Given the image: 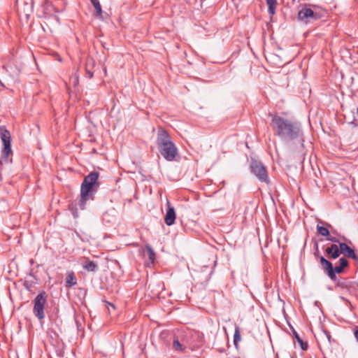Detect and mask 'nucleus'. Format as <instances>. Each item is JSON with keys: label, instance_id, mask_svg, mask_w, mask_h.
<instances>
[{"label": "nucleus", "instance_id": "f257e3e1", "mask_svg": "<svg viewBox=\"0 0 358 358\" xmlns=\"http://www.w3.org/2000/svg\"><path fill=\"white\" fill-rule=\"evenodd\" d=\"M271 127L280 138L285 141L293 140L301 134L300 124L278 115L273 116Z\"/></svg>", "mask_w": 358, "mask_h": 358}, {"label": "nucleus", "instance_id": "f03ea898", "mask_svg": "<svg viewBox=\"0 0 358 358\" xmlns=\"http://www.w3.org/2000/svg\"><path fill=\"white\" fill-rule=\"evenodd\" d=\"M157 145L159 152L167 161H173L178 155V149L171 139V137L163 129H160L157 134Z\"/></svg>", "mask_w": 358, "mask_h": 358}, {"label": "nucleus", "instance_id": "7ed1b4c3", "mask_svg": "<svg viewBox=\"0 0 358 358\" xmlns=\"http://www.w3.org/2000/svg\"><path fill=\"white\" fill-rule=\"evenodd\" d=\"M98 178L99 174L96 172H92L85 178L81 185L80 200L79 203L82 210L85 209L86 201L93 199V194L96 192L98 186Z\"/></svg>", "mask_w": 358, "mask_h": 358}, {"label": "nucleus", "instance_id": "20e7f679", "mask_svg": "<svg viewBox=\"0 0 358 358\" xmlns=\"http://www.w3.org/2000/svg\"><path fill=\"white\" fill-rule=\"evenodd\" d=\"M0 138L3 142V148L1 150V157L0 164H7L9 162V156L13 154L11 150V136L10 132L6 129L0 130Z\"/></svg>", "mask_w": 358, "mask_h": 358}, {"label": "nucleus", "instance_id": "39448f33", "mask_svg": "<svg viewBox=\"0 0 358 358\" xmlns=\"http://www.w3.org/2000/svg\"><path fill=\"white\" fill-rule=\"evenodd\" d=\"M34 315L39 319L42 320L45 317L44 314V307L46 303V294L45 292H43L38 294L35 299H34Z\"/></svg>", "mask_w": 358, "mask_h": 358}, {"label": "nucleus", "instance_id": "423d86ee", "mask_svg": "<svg viewBox=\"0 0 358 358\" xmlns=\"http://www.w3.org/2000/svg\"><path fill=\"white\" fill-rule=\"evenodd\" d=\"M252 173L262 182H267L268 176L264 166L258 161H252L250 164Z\"/></svg>", "mask_w": 358, "mask_h": 358}, {"label": "nucleus", "instance_id": "0eeeda50", "mask_svg": "<svg viewBox=\"0 0 358 358\" xmlns=\"http://www.w3.org/2000/svg\"><path fill=\"white\" fill-rule=\"evenodd\" d=\"M17 11L28 17L33 11L32 0H21L17 1Z\"/></svg>", "mask_w": 358, "mask_h": 358}, {"label": "nucleus", "instance_id": "6e6552de", "mask_svg": "<svg viewBox=\"0 0 358 358\" xmlns=\"http://www.w3.org/2000/svg\"><path fill=\"white\" fill-rule=\"evenodd\" d=\"M298 17L300 20L307 22L311 19H315L316 14L310 8L304 6L299 11Z\"/></svg>", "mask_w": 358, "mask_h": 358}, {"label": "nucleus", "instance_id": "1a4fd4ad", "mask_svg": "<svg viewBox=\"0 0 358 358\" xmlns=\"http://www.w3.org/2000/svg\"><path fill=\"white\" fill-rule=\"evenodd\" d=\"M167 210L164 217V222L166 225L171 226L174 224L176 217V211L169 200H167Z\"/></svg>", "mask_w": 358, "mask_h": 358}, {"label": "nucleus", "instance_id": "9d476101", "mask_svg": "<svg viewBox=\"0 0 358 358\" xmlns=\"http://www.w3.org/2000/svg\"><path fill=\"white\" fill-rule=\"evenodd\" d=\"M340 252L345 256L352 258L358 261V256L355 253L354 250L351 249L347 244L342 243L339 245Z\"/></svg>", "mask_w": 358, "mask_h": 358}, {"label": "nucleus", "instance_id": "9b49d317", "mask_svg": "<svg viewBox=\"0 0 358 358\" xmlns=\"http://www.w3.org/2000/svg\"><path fill=\"white\" fill-rule=\"evenodd\" d=\"M320 263L322 268L327 271V274L331 279L335 278V272L333 266L330 262L324 259L323 257H320Z\"/></svg>", "mask_w": 358, "mask_h": 358}, {"label": "nucleus", "instance_id": "f8f14e48", "mask_svg": "<svg viewBox=\"0 0 358 358\" xmlns=\"http://www.w3.org/2000/svg\"><path fill=\"white\" fill-rule=\"evenodd\" d=\"M339 247L335 244L331 245L326 249V252L331 256L333 259L338 257L340 254Z\"/></svg>", "mask_w": 358, "mask_h": 358}, {"label": "nucleus", "instance_id": "ddd939ff", "mask_svg": "<svg viewBox=\"0 0 358 358\" xmlns=\"http://www.w3.org/2000/svg\"><path fill=\"white\" fill-rule=\"evenodd\" d=\"M82 264L85 270L90 272L94 271L97 268L96 264L92 261H90L88 259H85Z\"/></svg>", "mask_w": 358, "mask_h": 358}, {"label": "nucleus", "instance_id": "4468645a", "mask_svg": "<svg viewBox=\"0 0 358 358\" xmlns=\"http://www.w3.org/2000/svg\"><path fill=\"white\" fill-rule=\"evenodd\" d=\"M77 283V279L73 272H69L67 273L66 278V287H70L75 285Z\"/></svg>", "mask_w": 358, "mask_h": 358}, {"label": "nucleus", "instance_id": "2eb2a0df", "mask_svg": "<svg viewBox=\"0 0 358 358\" xmlns=\"http://www.w3.org/2000/svg\"><path fill=\"white\" fill-rule=\"evenodd\" d=\"M173 349L175 351L179 352H183L185 351V348L181 344L177 338H175L173 342Z\"/></svg>", "mask_w": 358, "mask_h": 358}, {"label": "nucleus", "instance_id": "dca6fc26", "mask_svg": "<svg viewBox=\"0 0 358 358\" xmlns=\"http://www.w3.org/2000/svg\"><path fill=\"white\" fill-rule=\"evenodd\" d=\"M266 1L268 7V13L271 15L275 14L277 5L276 0H266Z\"/></svg>", "mask_w": 358, "mask_h": 358}, {"label": "nucleus", "instance_id": "f3484780", "mask_svg": "<svg viewBox=\"0 0 358 358\" xmlns=\"http://www.w3.org/2000/svg\"><path fill=\"white\" fill-rule=\"evenodd\" d=\"M91 2L96 10V15L101 17L102 14V10L99 0H91Z\"/></svg>", "mask_w": 358, "mask_h": 358}, {"label": "nucleus", "instance_id": "a211bd4d", "mask_svg": "<svg viewBox=\"0 0 358 358\" xmlns=\"http://www.w3.org/2000/svg\"><path fill=\"white\" fill-rule=\"evenodd\" d=\"M294 336H295V338L296 339V341H298L301 348L303 350H307L308 348V344L306 342H303L301 338L299 337V336L298 335V334L294 331Z\"/></svg>", "mask_w": 358, "mask_h": 358}, {"label": "nucleus", "instance_id": "6ab92c4d", "mask_svg": "<svg viewBox=\"0 0 358 358\" xmlns=\"http://www.w3.org/2000/svg\"><path fill=\"white\" fill-rule=\"evenodd\" d=\"M145 248H146V250H147V253H148V256L149 259L151 261L152 263H153L154 261H155V252L153 251L152 248L150 245H147L145 246Z\"/></svg>", "mask_w": 358, "mask_h": 358}, {"label": "nucleus", "instance_id": "aec40b11", "mask_svg": "<svg viewBox=\"0 0 358 358\" xmlns=\"http://www.w3.org/2000/svg\"><path fill=\"white\" fill-rule=\"evenodd\" d=\"M241 334H240V329L238 327H236L234 335V343L235 345H237V343L241 341Z\"/></svg>", "mask_w": 358, "mask_h": 358}, {"label": "nucleus", "instance_id": "412c9836", "mask_svg": "<svg viewBox=\"0 0 358 358\" xmlns=\"http://www.w3.org/2000/svg\"><path fill=\"white\" fill-rule=\"evenodd\" d=\"M93 65L94 61L92 59H89L86 64V72L89 75L90 78H92L94 74V73L90 69V67L92 66Z\"/></svg>", "mask_w": 358, "mask_h": 358}, {"label": "nucleus", "instance_id": "4be33fe9", "mask_svg": "<svg viewBox=\"0 0 358 358\" xmlns=\"http://www.w3.org/2000/svg\"><path fill=\"white\" fill-rule=\"evenodd\" d=\"M317 231H318V233H319L321 236H329V230H328V229H327V228L324 227H321V226H317Z\"/></svg>", "mask_w": 358, "mask_h": 358}, {"label": "nucleus", "instance_id": "5701e85b", "mask_svg": "<svg viewBox=\"0 0 358 358\" xmlns=\"http://www.w3.org/2000/svg\"><path fill=\"white\" fill-rule=\"evenodd\" d=\"M340 266L342 268L347 266L348 265V261L344 258H341L339 259Z\"/></svg>", "mask_w": 358, "mask_h": 358}, {"label": "nucleus", "instance_id": "b1692460", "mask_svg": "<svg viewBox=\"0 0 358 358\" xmlns=\"http://www.w3.org/2000/svg\"><path fill=\"white\" fill-rule=\"evenodd\" d=\"M343 269L341 266H336L334 268V271L335 272V274L336 273H340L343 271Z\"/></svg>", "mask_w": 358, "mask_h": 358}, {"label": "nucleus", "instance_id": "393cba45", "mask_svg": "<svg viewBox=\"0 0 358 358\" xmlns=\"http://www.w3.org/2000/svg\"><path fill=\"white\" fill-rule=\"evenodd\" d=\"M354 334H355L357 341L358 342V328H357L355 329Z\"/></svg>", "mask_w": 358, "mask_h": 358}, {"label": "nucleus", "instance_id": "a878e982", "mask_svg": "<svg viewBox=\"0 0 358 358\" xmlns=\"http://www.w3.org/2000/svg\"><path fill=\"white\" fill-rule=\"evenodd\" d=\"M78 77L77 76H76L73 78V84L74 85H77L78 84Z\"/></svg>", "mask_w": 358, "mask_h": 358}, {"label": "nucleus", "instance_id": "bb28decb", "mask_svg": "<svg viewBox=\"0 0 358 358\" xmlns=\"http://www.w3.org/2000/svg\"><path fill=\"white\" fill-rule=\"evenodd\" d=\"M328 240L333 241V242H337V239L336 238H329Z\"/></svg>", "mask_w": 358, "mask_h": 358}, {"label": "nucleus", "instance_id": "cd10ccee", "mask_svg": "<svg viewBox=\"0 0 358 358\" xmlns=\"http://www.w3.org/2000/svg\"><path fill=\"white\" fill-rule=\"evenodd\" d=\"M108 304H109V306H110L113 309L115 308L114 305H113V304H111V303H108Z\"/></svg>", "mask_w": 358, "mask_h": 358}, {"label": "nucleus", "instance_id": "c85d7f7f", "mask_svg": "<svg viewBox=\"0 0 358 358\" xmlns=\"http://www.w3.org/2000/svg\"><path fill=\"white\" fill-rule=\"evenodd\" d=\"M303 140H301V145H303Z\"/></svg>", "mask_w": 358, "mask_h": 358}, {"label": "nucleus", "instance_id": "c756f323", "mask_svg": "<svg viewBox=\"0 0 358 358\" xmlns=\"http://www.w3.org/2000/svg\"><path fill=\"white\" fill-rule=\"evenodd\" d=\"M357 114H358V108H357Z\"/></svg>", "mask_w": 358, "mask_h": 358}]
</instances>
